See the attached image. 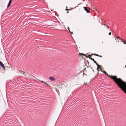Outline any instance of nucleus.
<instances>
[{
    "instance_id": "6e6552de",
    "label": "nucleus",
    "mask_w": 126,
    "mask_h": 126,
    "mask_svg": "<svg viewBox=\"0 0 126 126\" xmlns=\"http://www.w3.org/2000/svg\"><path fill=\"white\" fill-rule=\"evenodd\" d=\"M89 58L91 60H92L93 61H94V59H92L91 58L89 57Z\"/></svg>"
},
{
    "instance_id": "f257e3e1",
    "label": "nucleus",
    "mask_w": 126,
    "mask_h": 126,
    "mask_svg": "<svg viewBox=\"0 0 126 126\" xmlns=\"http://www.w3.org/2000/svg\"><path fill=\"white\" fill-rule=\"evenodd\" d=\"M110 78L114 80L118 87L126 94V83L123 81L120 78H117L116 76H111Z\"/></svg>"
},
{
    "instance_id": "2eb2a0df",
    "label": "nucleus",
    "mask_w": 126,
    "mask_h": 126,
    "mask_svg": "<svg viewBox=\"0 0 126 126\" xmlns=\"http://www.w3.org/2000/svg\"><path fill=\"white\" fill-rule=\"evenodd\" d=\"M107 27L108 28H109V27L107 25Z\"/></svg>"
},
{
    "instance_id": "0eeeda50",
    "label": "nucleus",
    "mask_w": 126,
    "mask_h": 126,
    "mask_svg": "<svg viewBox=\"0 0 126 126\" xmlns=\"http://www.w3.org/2000/svg\"><path fill=\"white\" fill-rule=\"evenodd\" d=\"M94 63H95L96 64V65H97V70L98 71V69L99 68H99V65H98L97 63L94 60V61H93Z\"/></svg>"
},
{
    "instance_id": "ddd939ff",
    "label": "nucleus",
    "mask_w": 126,
    "mask_h": 126,
    "mask_svg": "<svg viewBox=\"0 0 126 126\" xmlns=\"http://www.w3.org/2000/svg\"><path fill=\"white\" fill-rule=\"evenodd\" d=\"M91 56V55H88V57H90Z\"/></svg>"
},
{
    "instance_id": "f3484780",
    "label": "nucleus",
    "mask_w": 126,
    "mask_h": 126,
    "mask_svg": "<svg viewBox=\"0 0 126 126\" xmlns=\"http://www.w3.org/2000/svg\"><path fill=\"white\" fill-rule=\"evenodd\" d=\"M68 30L69 31L70 30H69V28H68Z\"/></svg>"
},
{
    "instance_id": "423d86ee",
    "label": "nucleus",
    "mask_w": 126,
    "mask_h": 126,
    "mask_svg": "<svg viewBox=\"0 0 126 126\" xmlns=\"http://www.w3.org/2000/svg\"><path fill=\"white\" fill-rule=\"evenodd\" d=\"M12 2V0H10L7 6V7H8L11 4Z\"/></svg>"
},
{
    "instance_id": "9d476101",
    "label": "nucleus",
    "mask_w": 126,
    "mask_h": 126,
    "mask_svg": "<svg viewBox=\"0 0 126 126\" xmlns=\"http://www.w3.org/2000/svg\"><path fill=\"white\" fill-rule=\"evenodd\" d=\"M94 55H96V56H99V55H98L97 54H94Z\"/></svg>"
},
{
    "instance_id": "1a4fd4ad",
    "label": "nucleus",
    "mask_w": 126,
    "mask_h": 126,
    "mask_svg": "<svg viewBox=\"0 0 126 126\" xmlns=\"http://www.w3.org/2000/svg\"><path fill=\"white\" fill-rule=\"evenodd\" d=\"M104 73L106 75H108V74L106 73V72L105 71H104Z\"/></svg>"
},
{
    "instance_id": "9b49d317",
    "label": "nucleus",
    "mask_w": 126,
    "mask_h": 126,
    "mask_svg": "<svg viewBox=\"0 0 126 126\" xmlns=\"http://www.w3.org/2000/svg\"><path fill=\"white\" fill-rule=\"evenodd\" d=\"M118 38H119V39L120 40H121V39L119 37H117V39H118Z\"/></svg>"
},
{
    "instance_id": "a211bd4d",
    "label": "nucleus",
    "mask_w": 126,
    "mask_h": 126,
    "mask_svg": "<svg viewBox=\"0 0 126 126\" xmlns=\"http://www.w3.org/2000/svg\"><path fill=\"white\" fill-rule=\"evenodd\" d=\"M82 4V3H80V4H78V5H80V4Z\"/></svg>"
},
{
    "instance_id": "6ab92c4d",
    "label": "nucleus",
    "mask_w": 126,
    "mask_h": 126,
    "mask_svg": "<svg viewBox=\"0 0 126 126\" xmlns=\"http://www.w3.org/2000/svg\"><path fill=\"white\" fill-rule=\"evenodd\" d=\"M99 56V57H102V56Z\"/></svg>"
},
{
    "instance_id": "7ed1b4c3",
    "label": "nucleus",
    "mask_w": 126,
    "mask_h": 126,
    "mask_svg": "<svg viewBox=\"0 0 126 126\" xmlns=\"http://www.w3.org/2000/svg\"><path fill=\"white\" fill-rule=\"evenodd\" d=\"M0 66H1L4 69H5L4 65L0 61Z\"/></svg>"
},
{
    "instance_id": "dca6fc26",
    "label": "nucleus",
    "mask_w": 126,
    "mask_h": 126,
    "mask_svg": "<svg viewBox=\"0 0 126 126\" xmlns=\"http://www.w3.org/2000/svg\"><path fill=\"white\" fill-rule=\"evenodd\" d=\"M124 44L126 45V43L125 42H124Z\"/></svg>"
},
{
    "instance_id": "39448f33",
    "label": "nucleus",
    "mask_w": 126,
    "mask_h": 126,
    "mask_svg": "<svg viewBox=\"0 0 126 126\" xmlns=\"http://www.w3.org/2000/svg\"><path fill=\"white\" fill-rule=\"evenodd\" d=\"M83 8L84 9V10L86 12L88 13H90V11L88 10L87 9H86V8L85 7H83Z\"/></svg>"
},
{
    "instance_id": "f8f14e48",
    "label": "nucleus",
    "mask_w": 126,
    "mask_h": 126,
    "mask_svg": "<svg viewBox=\"0 0 126 126\" xmlns=\"http://www.w3.org/2000/svg\"><path fill=\"white\" fill-rule=\"evenodd\" d=\"M109 35H111V32H109Z\"/></svg>"
},
{
    "instance_id": "f03ea898",
    "label": "nucleus",
    "mask_w": 126,
    "mask_h": 126,
    "mask_svg": "<svg viewBox=\"0 0 126 126\" xmlns=\"http://www.w3.org/2000/svg\"><path fill=\"white\" fill-rule=\"evenodd\" d=\"M49 79L51 81H53L55 80V79L53 77H49Z\"/></svg>"
},
{
    "instance_id": "20e7f679",
    "label": "nucleus",
    "mask_w": 126,
    "mask_h": 126,
    "mask_svg": "<svg viewBox=\"0 0 126 126\" xmlns=\"http://www.w3.org/2000/svg\"><path fill=\"white\" fill-rule=\"evenodd\" d=\"M98 16H96L94 17V21H97L98 20Z\"/></svg>"
},
{
    "instance_id": "4468645a",
    "label": "nucleus",
    "mask_w": 126,
    "mask_h": 126,
    "mask_svg": "<svg viewBox=\"0 0 126 126\" xmlns=\"http://www.w3.org/2000/svg\"><path fill=\"white\" fill-rule=\"evenodd\" d=\"M69 32L70 33H71V34H73V33L72 32H71L70 31H69Z\"/></svg>"
}]
</instances>
